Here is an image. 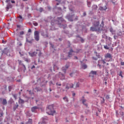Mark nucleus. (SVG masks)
<instances>
[{
  "label": "nucleus",
  "instance_id": "864d4df0",
  "mask_svg": "<svg viewBox=\"0 0 124 124\" xmlns=\"http://www.w3.org/2000/svg\"><path fill=\"white\" fill-rule=\"evenodd\" d=\"M121 65H124V62H121Z\"/></svg>",
  "mask_w": 124,
  "mask_h": 124
},
{
  "label": "nucleus",
  "instance_id": "423d86ee",
  "mask_svg": "<svg viewBox=\"0 0 124 124\" xmlns=\"http://www.w3.org/2000/svg\"><path fill=\"white\" fill-rule=\"evenodd\" d=\"M26 42H28V43H30V44H31V43L33 42V39L31 37H28L26 39Z\"/></svg>",
  "mask_w": 124,
  "mask_h": 124
},
{
  "label": "nucleus",
  "instance_id": "7c9ffc66",
  "mask_svg": "<svg viewBox=\"0 0 124 124\" xmlns=\"http://www.w3.org/2000/svg\"><path fill=\"white\" fill-rule=\"evenodd\" d=\"M28 124H32V119H29L28 121Z\"/></svg>",
  "mask_w": 124,
  "mask_h": 124
},
{
  "label": "nucleus",
  "instance_id": "bb28decb",
  "mask_svg": "<svg viewBox=\"0 0 124 124\" xmlns=\"http://www.w3.org/2000/svg\"><path fill=\"white\" fill-rule=\"evenodd\" d=\"M18 102L20 104H22V103H24V102L22 99H19Z\"/></svg>",
  "mask_w": 124,
  "mask_h": 124
},
{
  "label": "nucleus",
  "instance_id": "603ef678",
  "mask_svg": "<svg viewBox=\"0 0 124 124\" xmlns=\"http://www.w3.org/2000/svg\"><path fill=\"white\" fill-rule=\"evenodd\" d=\"M2 43H3V44H5L6 43V41H4V40H2Z\"/></svg>",
  "mask_w": 124,
  "mask_h": 124
},
{
  "label": "nucleus",
  "instance_id": "2f4dec72",
  "mask_svg": "<svg viewBox=\"0 0 124 124\" xmlns=\"http://www.w3.org/2000/svg\"><path fill=\"white\" fill-rule=\"evenodd\" d=\"M101 98H102L103 101H101V103H104V102H105V99H104V98L102 97H100Z\"/></svg>",
  "mask_w": 124,
  "mask_h": 124
},
{
  "label": "nucleus",
  "instance_id": "5fc2aeb1",
  "mask_svg": "<svg viewBox=\"0 0 124 124\" xmlns=\"http://www.w3.org/2000/svg\"><path fill=\"white\" fill-rule=\"evenodd\" d=\"M68 67H69V65H65V68H66V69H67V68H68Z\"/></svg>",
  "mask_w": 124,
  "mask_h": 124
},
{
  "label": "nucleus",
  "instance_id": "0eeeda50",
  "mask_svg": "<svg viewBox=\"0 0 124 124\" xmlns=\"http://www.w3.org/2000/svg\"><path fill=\"white\" fill-rule=\"evenodd\" d=\"M0 101H1L2 105H6V104H7V101L6 100V99H2L0 98Z\"/></svg>",
  "mask_w": 124,
  "mask_h": 124
},
{
  "label": "nucleus",
  "instance_id": "338daca9",
  "mask_svg": "<svg viewBox=\"0 0 124 124\" xmlns=\"http://www.w3.org/2000/svg\"><path fill=\"white\" fill-rule=\"evenodd\" d=\"M56 1H58V2H61V0H56Z\"/></svg>",
  "mask_w": 124,
  "mask_h": 124
},
{
  "label": "nucleus",
  "instance_id": "dca6fc26",
  "mask_svg": "<svg viewBox=\"0 0 124 124\" xmlns=\"http://www.w3.org/2000/svg\"><path fill=\"white\" fill-rule=\"evenodd\" d=\"M106 9H107V7H106V6H105L104 7H99V10H101V11L106 10Z\"/></svg>",
  "mask_w": 124,
  "mask_h": 124
},
{
  "label": "nucleus",
  "instance_id": "13d9d810",
  "mask_svg": "<svg viewBox=\"0 0 124 124\" xmlns=\"http://www.w3.org/2000/svg\"><path fill=\"white\" fill-rule=\"evenodd\" d=\"M0 115V117H2V116H3V113H1Z\"/></svg>",
  "mask_w": 124,
  "mask_h": 124
},
{
  "label": "nucleus",
  "instance_id": "f03ea898",
  "mask_svg": "<svg viewBox=\"0 0 124 124\" xmlns=\"http://www.w3.org/2000/svg\"><path fill=\"white\" fill-rule=\"evenodd\" d=\"M47 114L48 115H51V116L56 115V110H54V105H50L48 106Z\"/></svg>",
  "mask_w": 124,
  "mask_h": 124
},
{
  "label": "nucleus",
  "instance_id": "09e8293b",
  "mask_svg": "<svg viewBox=\"0 0 124 124\" xmlns=\"http://www.w3.org/2000/svg\"><path fill=\"white\" fill-rule=\"evenodd\" d=\"M9 91L11 92V86L8 87Z\"/></svg>",
  "mask_w": 124,
  "mask_h": 124
},
{
  "label": "nucleus",
  "instance_id": "ddd939ff",
  "mask_svg": "<svg viewBox=\"0 0 124 124\" xmlns=\"http://www.w3.org/2000/svg\"><path fill=\"white\" fill-rule=\"evenodd\" d=\"M36 109H39V107H36V106L33 107L31 108V110L32 112H34L35 113V111H36Z\"/></svg>",
  "mask_w": 124,
  "mask_h": 124
},
{
  "label": "nucleus",
  "instance_id": "ea45409f",
  "mask_svg": "<svg viewBox=\"0 0 124 124\" xmlns=\"http://www.w3.org/2000/svg\"><path fill=\"white\" fill-rule=\"evenodd\" d=\"M87 5L88 7H91V2H88Z\"/></svg>",
  "mask_w": 124,
  "mask_h": 124
},
{
  "label": "nucleus",
  "instance_id": "c9c22d12",
  "mask_svg": "<svg viewBox=\"0 0 124 124\" xmlns=\"http://www.w3.org/2000/svg\"><path fill=\"white\" fill-rule=\"evenodd\" d=\"M67 18L69 20V21H70L71 22H72V21H73V19L69 18V16H67Z\"/></svg>",
  "mask_w": 124,
  "mask_h": 124
},
{
  "label": "nucleus",
  "instance_id": "c03bdc74",
  "mask_svg": "<svg viewBox=\"0 0 124 124\" xmlns=\"http://www.w3.org/2000/svg\"><path fill=\"white\" fill-rule=\"evenodd\" d=\"M102 62L103 64H105V63H106V62H105V60H102Z\"/></svg>",
  "mask_w": 124,
  "mask_h": 124
},
{
  "label": "nucleus",
  "instance_id": "f8f14e48",
  "mask_svg": "<svg viewBox=\"0 0 124 124\" xmlns=\"http://www.w3.org/2000/svg\"><path fill=\"white\" fill-rule=\"evenodd\" d=\"M41 34L42 35V36H44V37H47V31H41Z\"/></svg>",
  "mask_w": 124,
  "mask_h": 124
},
{
  "label": "nucleus",
  "instance_id": "c756f323",
  "mask_svg": "<svg viewBox=\"0 0 124 124\" xmlns=\"http://www.w3.org/2000/svg\"><path fill=\"white\" fill-rule=\"evenodd\" d=\"M62 70L63 71V73H65L66 72V69H65V67H63L62 68Z\"/></svg>",
  "mask_w": 124,
  "mask_h": 124
},
{
  "label": "nucleus",
  "instance_id": "a19ab883",
  "mask_svg": "<svg viewBox=\"0 0 124 124\" xmlns=\"http://www.w3.org/2000/svg\"><path fill=\"white\" fill-rule=\"evenodd\" d=\"M39 11L40 12H42V11H43V8H40L39 9Z\"/></svg>",
  "mask_w": 124,
  "mask_h": 124
},
{
  "label": "nucleus",
  "instance_id": "b1692460",
  "mask_svg": "<svg viewBox=\"0 0 124 124\" xmlns=\"http://www.w3.org/2000/svg\"><path fill=\"white\" fill-rule=\"evenodd\" d=\"M59 69V67H58V66H56V65H54L53 66V70L54 71H55V70H58Z\"/></svg>",
  "mask_w": 124,
  "mask_h": 124
},
{
  "label": "nucleus",
  "instance_id": "3c124183",
  "mask_svg": "<svg viewBox=\"0 0 124 124\" xmlns=\"http://www.w3.org/2000/svg\"><path fill=\"white\" fill-rule=\"evenodd\" d=\"M56 86H62V84L56 83Z\"/></svg>",
  "mask_w": 124,
  "mask_h": 124
},
{
  "label": "nucleus",
  "instance_id": "e433bc0d",
  "mask_svg": "<svg viewBox=\"0 0 124 124\" xmlns=\"http://www.w3.org/2000/svg\"><path fill=\"white\" fill-rule=\"evenodd\" d=\"M24 61H25V62H30V60H29V59H28V58H26V59L24 60Z\"/></svg>",
  "mask_w": 124,
  "mask_h": 124
},
{
  "label": "nucleus",
  "instance_id": "a211bd4d",
  "mask_svg": "<svg viewBox=\"0 0 124 124\" xmlns=\"http://www.w3.org/2000/svg\"><path fill=\"white\" fill-rule=\"evenodd\" d=\"M109 46H110L109 44H108V46H107V45L104 46V48L105 49H106V50H109Z\"/></svg>",
  "mask_w": 124,
  "mask_h": 124
},
{
  "label": "nucleus",
  "instance_id": "6e6552de",
  "mask_svg": "<svg viewBox=\"0 0 124 124\" xmlns=\"http://www.w3.org/2000/svg\"><path fill=\"white\" fill-rule=\"evenodd\" d=\"M75 53V51H73V50L71 49L70 51L68 53V58H71L72 56H73V54Z\"/></svg>",
  "mask_w": 124,
  "mask_h": 124
},
{
  "label": "nucleus",
  "instance_id": "a878e982",
  "mask_svg": "<svg viewBox=\"0 0 124 124\" xmlns=\"http://www.w3.org/2000/svg\"><path fill=\"white\" fill-rule=\"evenodd\" d=\"M18 106H19V105H18L17 103H16V104L15 105V106L14 107V110H16V109H17V108H18Z\"/></svg>",
  "mask_w": 124,
  "mask_h": 124
},
{
  "label": "nucleus",
  "instance_id": "e2e57ef3",
  "mask_svg": "<svg viewBox=\"0 0 124 124\" xmlns=\"http://www.w3.org/2000/svg\"><path fill=\"white\" fill-rule=\"evenodd\" d=\"M83 15V16H86V12H84Z\"/></svg>",
  "mask_w": 124,
  "mask_h": 124
},
{
  "label": "nucleus",
  "instance_id": "4d7b16f0",
  "mask_svg": "<svg viewBox=\"0 0 124 124\" xmlns=\"http://www.w3.org/2000/svg\"><path fill=\"white\" fill-rule=\"evenodd\" d=\"M93 60H94V61H97V58L93 57Z\"/></svg>",
  "mask_w": 124,
  "mask_h": 124
},
{
  "label": "nucleus",
  "instance_id": "4468645a",
  "mask_svg": "<svg viewBox=\"0 0 124 124\" xmlns=\"http://www.w3.org/2000/svg\"><path fill=\"white\" fill-rule=\"evenodd\" d=\"M97 72L96 71H92L89 75L90 77H93V75H96Z\"/></svg>",
  "mask_w": 124,
  "mask_h": 124
},
{
  "label": "nucleus",
  "instance_id": "72a5a7b5",
  "mask_svg": "<svg viewBox=\"0 0 124 124\" xmlns=\"http://www.w3.org/2000/svg\"><path fill=\"white\" fill-rule=\"evenodd\" d=\"M79 86H80V84H79V83H77L76 85V89L77 88H79Z\"/></svg>",
  "mask_w": 124,
  "mask_h": 124
},
{
  "label": "nucleus",
  "instance_id": "6ab92c4d",
  "mask_svg": "<svg viewBox=\"0 0 124 124\" xmlns=\"http://www.w3.org/2000/svg\"><path fill=\"white\" fill-rule=\"evenodd\" d=\"M87 67H88V66H87L86 64L81 65V68H82V69H86V68H87Z\"/></svg>",
  "mask_w": 124,
  "mask_h": 124
},
{
  "label": "nucleus",
  "instance_id": "1a4fd4ad",
  "mask_svg": "<svg viewBox=\"0 0 124 124\" xmlns=\"http://www.w3.org/2000/svg\"><path fill=\"white\" fill-rule=\"evenodd\" d=\"M73 84L72 83H70V84H67L65 87V89L66 90H69V89H70V88H73Z\"/></svg>",
  "mask_w": 124,
  "mask_h": 124
},
{
  "label": "nucleus",
  "instance_id": "9b49d317",
  "mask_svg": "<svg viewBox=\"0 0 124 124\" xmlns=\"http://www.w3.org/2000/svg\"><path fill=\"white\" fill-rule=\"evenodd\" d=\"M3 53H4V54H6V55H7V56H10V51H9V50L7 49V48L4 49Z\"/></svg>",
  "mask_w": 124,
  "mask_h": 124
},
{
  "label": "nucleus",
  "instance_id": "774afa93",
  "mask_svg": "<svg viewBox=\"0 0 124 124\" xmlns=\"http://www.w3.org/2000/svg\"><path fill=\"white\" fill-rule=\"evenodd\" d=\"M75 59H76V60H78V57L77 56H75Z\"/></svg>",
  "mask_w": 124,
  "mask_h": 124
},
{
  "label": "nucleus",
  "instance_id": "0e129e2a",
  "mask_svg": "<svg viewBox=\"0 0 124 124\" xmlns=\"http://www.w3.org/2000/svg\"><path fill=\"white\" fill-rule=\"evenodd\" d=\"M75 95H76L75 93H73L72 94L73 96H75Z\"/></svg>",
  "mask_w": 124,
  "mask_h": 124
},
{
  "label": "nucleus",
  "instance_id": "bf43d9fd",
  "mask_svg": "<svg viewBox=\"0 0 124 124\" xmlns=\"http://www.w3.org/2000/svg\"><path fill=\"white\" fill-rule=\"evenodd\" d=\"M33 68H35V66L33 65V66L31 67V69H32Z\"/></svg>",
  "mask_w": 124,
  "mask_h": 124
},
{
  "label": "nucleus",
  "instance_id": "473e14b6",
  "mask_svg": "<svg viewBox=\"0 0 124 124\" xmlns=\"http://www.w3.org/2000/svg\"><path fill=\"white\" fill-rule=\"evenodd\" d=\"M110 32H111L112 33H114V32H115V31L113 30L112 28H110Z\"/></svg>",
  "mask_w": 124,
  "mask_h": 124
},
{
  "label": "nucleus",
  "instance_id": "f3484780",
  "mask_svg": "<svg viewBox=\"0 0 124 124\" xmlns=\"http://www.w3.org/2000/svg\"><path fill=\"white\" fill-rule=\"evenodd\" d=\"M92 10H96L97 8V5H93L92 6Z\"/></svg>",
  "mask_w": 124,
  "mask_h": 124
},
{
  "label": "nucleus",
  "instance_id": "cd10ccee",
  "mask_svg": "<svg viewBox=\"0 0 124 124\" xmlns=\"http://www.w3.org/2000/svg\"><path fill=\"white\" fill-rule=\"evenodd\" d=\"M119 76H121V77L122 78H124V76H123V71H120V73H119Z\"/></svg>",
  "mask_w": 124,
  "mask_h": 124
},
{
  "label": "nucleus",
  "instance_id": "8fccbe9b",
  "mask_svg": "<svg viewBox=\"0 0 124 124\" xmlns=\"http://www.w3.org/2000/svg\"><path fill=\"white\" fill-rule=\"evenodd\" d=\"M23 66L24 67V72H25V70H26V66L24 64H22Z\"/></svg>",
  "mask_w": 124,
  "mask_h": 124
},
{
  "label": "nucleus",
  "instance_id": "58836bf2",
  "mask_svg": "<svg viewBox=\"0 0 124 124\" xmlns=\"http://www.w3.org/2000/svg\"><path fill=\"white\" fill-rule=\"evenodd\" d=\"M108 40L109 41V42H112V38L109 37L108 38Z\"/></svg>",
  "mask_w": 124,
  "mask_h": 124
},
{
  "label": "nucleus",
  "instance_id": "412c9836",
  "mask_svg": "<svg viewBox=\"0 0 124 124\" xmlns=\"http://www.w3.org/2000/svg\"><path fill=\"white\" fill-rule=\"evenodd\" d=\"M34 92H40V91H41V89L39 88H35L34 89Z\"/></svg>",
  "mask_w": 124,
  "mask_h": 124
},
{
  "label": "nucleus",
  "instance_id": "69168bd1",
  "mask_svg": "<svg viewBox=\"0 0 124 124\" xmlns=\"http://www.w3.org/2000/svg\"><path fill=\"white\" fill-rule=\"evenodd\" d=\"M47 9H49V10H50L51 7H47Z\"/></svg>",
  "mask_w": 124,
  "mask_h": 124
},
{
  "label": "nucleus",
  "instance_id": "a18cd8bd",
  "mask_svg": "<svg viewBox=\"0 0 124 124\" xmlns=\"http://www.w3.org/2000/svg\"><path fill=\"white\" fill-rule=\"evenodd\" d=\"M58 19L59 21H62V17H58Z\"/></svg>",
  "mask_w": 124,
  "mask_h": 124
},
{
  "label": "nucleus",
  "instance_id": "7ed1b4c3",
  "mask_svg": "<svg viewBox=\"0 0 124 124\" xmlns=\"http://www.w3.org/2000/svg\"><path fill=\"white\" fill-rule=\"evenodd\" d=\"M36 52H29V54L31 57H35L37 54H38L39 57H40L41 55H42V53H41V51L39 49H36Z\"/></svg>",
  "mask_w": 124,
  "mask_h": 124
},
{
  "label": "nucleus",
  "instance_id": "20e7f679",
  "mask_svg": "<svg viewBox=\"0 0 124 124\" xmlns=\"http://www.w3.org/2000/svg\"><path fill=\"white\" fill-rule=\"evenodd\" d=\"M34 38L36 41H39V31H35L34 33Z\"/></svg>",
  "mask_w": 124,
  "mask_h": 124
},
{
  "label": "nucleus",
  "instance_id": "79ce46f5",
  "mask_svg": "<svg viewBox=\"0 0 124 124\" xmlns=\"http://www.w3.org/2000/svg\"><path fill=\"white\" fill-rule=\"evenodd\" d=\"M106 97L107 99H110V96H109V95H107Z\"/></svg>",
  "mask_w": 124,
  "mask_h": 124
},
{
  "label": "nucleus",
  "instance_id": "393cba45",
  "mask_svg": "<svg viewBox=\"0 0 124 124\" xmlns=\"http://www.w3.org/2000/svg\"><path fill=\"white\" fill-rule=\"evenodd\" d=\"M63 100H64V101H66V102H68V98H67V97L65 96L63 98Z\"/></svg>",
  "mask_w": 124,
  "mask_h": 124
},
{
  "label": "nucleus",
  "instance_id": "aec40b11",
  "mask_svg": "<svg viewBox=\"0 0 124 124\" xmlns=\"http://www.w3.org/2000/svg\"><path fill=\"white\" fill-rule=\"evenodd\" d=\"M24 33V31H20L19 32L20 35H18V34L17 35V37H20V36H21L20 35H23Z\"/></svg>",
  "mask_w": 124,
  "mask_h": 124
},
{
  "label": "nucleus",
  "instance_id": "6e6d98bb",
  "mask_svg": "<svg viewBox=\"0 0 124 124\" xmlns=\"http://www.w3.org/2000/svg\"><path fill=\"white\" fill-rule=\"evenodd\" d=\"M80 41H81V42H82V43H83L84 39L81 38V40H80Z\"/></svg>",
  "mask_w": 124,
  "mask_h": 124
},
{
  "label": "nucleus",
  "instance_id": "49530a36",
  "mask_svg": "<svg viewBox=\"0 0 124 124\" xmlns=\"http://www.w3.org/2000/svg\"><path fill=\"white\" fill-rule=\"evenodd\" d=\"M13 96L15 99H17V95L16 94H14Z\"/></svg>",
  "mask_w": 124,
  "mask_h": 124
},
{
  "label": "nucleus",
  "instance_id": "052dcab7",
  "mask_svg": "<svg viewBox=\"0 0 124 124\" xmlns=\"http://www.w3.org/2000/svg\"><path fill=\"white\" fill-rule=\"evenodd\" d=\"M28 32H31V29H29Z\"/></svg>",
  "mask_w": 124,
  "mask_h": 124
},
{
  "label": "nucleus",
  "instance_id": "39448f33",
  "mask_svg": "<svg viewBox=\"0 0 124 124\" xmlns=\"http://www.w3.org/2000/svg\"><path fill=\"white\" fill-rule=\"evenodd\" d=\"M5 2H7L8 3V4L7 5V8L8 9H9V8H12V4H11V0H6L5 1Z\"/></svg>",
  "mask_w": 124,
  "mask_h": 124
},
{
  "label": "nucleus",
  "instance_id": "5701e85b",
  "mask_svg": "<svg viewBox=\"0 0 124 124\" xmlns=\"http://www.w3.org/2000/svg\"><path fill=\"white\" fill-rule=\"evenodd\" d=\"M86 99H83L82 100V103L83 104H84V105H85V106H88V105H87V104L86 103Z\"/></svg>",
  "mask_w": 124,
  "mask_h": 124
},
{
  "label": "nucleus",
  "instance_id": "f704fd0d",
  "mask_svg": "<svg viewBox=\"0 0 124 124\" xmlns=\"http://www.w3.org/2000/svg\"><path fill=\"white\" fill-rule=\"evenodd\" d=\"M18 63L20 65H23V64H24L22 63V61L21 60H18Z\"/></svg>",
  "mask_w": 124,
  "mask_h": 124
},
{
  "label": "nucleus",
  "instance_id": "9d476101",
  "mask_svg": "<svg viewBox=\"0 0 124 124\" xmlns=\"http://www.w3.org/2000/svg\"><path fill=\"white\" fill-rule=\"evenodd\" d=\"M105 59H110L112 60V55L109 53H107L105 56Z\"/></svg>",
  "mask_w": 124,
  "mask_h": 124
},
{
  "label": "nucleus",
  "instance_id": "4be33fe9",
  "mask_svg": "<svg viewBox=\"0 0 124 124\" xmlns=\"http://www.w3.org/2000/svg\"><path fill=\"white\" fill-rule=\"evenodd\" d=\"M60 76H62V78H61V80H64V75H63V74H61V73H60Z\"/></svg>",
  "mask_w": 124,
  "mask_h": 124
},
{
  "label": "nucleus",
  "instance_id": "2eb2a0df",
  "mask_svg": "<svg viewBox=\"0 0 124 124\" xmlns=\"http://www.w3.org/2000/svg\"><path fill=\"white\" fill-rule=\"evenodd\" d=\"M18 19L19 21V22H22L23 20H24V18H23V17H22V16L19 15L18 17Z\"/></svg>",
  "mask_w": 124,
  "mask_h": 124
},
{
  "label": "nucleus",
  "instance_id": "de8ad7c7",
  "mask_svg": "<svg viewBox=\"0 0 124 124\" xmlns=\"http://www.w3.org/2000/svg\"><path fill=\"white\" fill-rule=\"evenodd\" d=\"M34 26H38V23L35 22L33 23Z\"/></svg>",
  "mask_w": 124,
  "mask_h": 124
},
{
  "label": "nucleus",
  "instance_id": "680f3d73",
  "mask_svg": "<svg viewBox=\"0 0 124 124\" xmlns=\"http://www.w3.org/2000/svg\"><path fill=\"white\" fill-rule=\"evenodd\" d=\"M11 2H12V3H15V1L11 0Z\"/></svg>",
  "mask_w": 124,
  "mask_h": 124
},
{
  "label": "nucleus",
  "instance_id": "f257e3e1",
  "mask_svg": "<svg viewBox=\"0 0 124 124\" xmlns=\"http://www.w3.org/2000/svg\"><path fill=\"white\" fill-rule=\"evenodd\" d=\"M93 27L90 28L91 31H101L104 30V21L102 20L99 27V21H95L93 23Z\"/></svg>",
  "mask_w": 124,
  "mask_h": 124
},
{
  "label": "nucleus",
  "instance_id": "4c0bfd02",
  "mask_svg": "<svg viewBox=\"0 0 124 124\" xmlns=\"http://www.w3.org/2000/svg\"><path fill=\"white\" fill-rule=\"evenodd\" d=\"M46 121V119H44L41 124H46V123L45 122Z\"/></svg>",
  "mask_w": 124,
  "mask_h": 124
},
{
  "label": "nucleus",
  "instance_id": "c85d7f7f",
  "mask_svg": "<svg viewBox=\"0 0 124 124\" xmlns=\"http://www.w3.org/2000/svg\"><path fill=\"white\" fill-rule=\"evenodd\" d=\"M75 75H76V73H72L70 74V76H71V77H73L75 76Z\"/></svg>",
  "mask_w": 124,
  "mask_h": 124
},
{
  "label": "nucleus",
  "instance_id": "37998d69",
  "mask_svg": "<svg viewBox=\"0 0 124 124\" xmlns=\"http://www.w3.org/2000/svg\"><path fill=\"white\" fill-rule=\"evenodd\" d=\"M50 85H55V83H53V81H50L49 82Z\"/></svg>",
  "mask_w": 124,
  "mask_h": 124
}]
</instances>
